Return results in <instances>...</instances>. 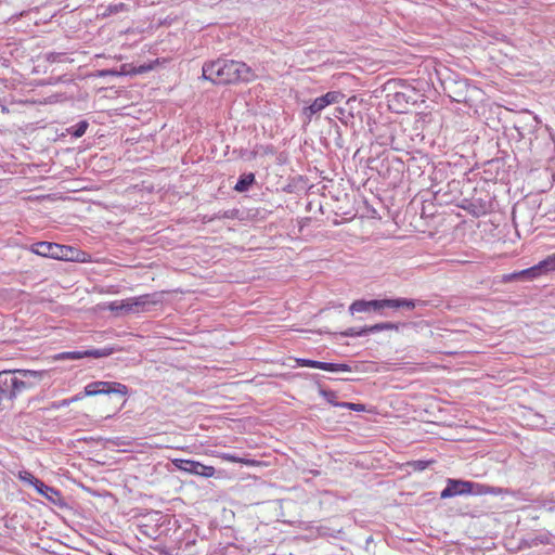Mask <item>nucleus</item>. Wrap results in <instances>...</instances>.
Instances as JSON below:
<instances>
[{"label": "nucleus", "mask_w": 555, "mask_h": 555, "mask_svg": "<svg viewBox=\"0 0 555 555\" xmlns=\"http://www.w3.org/2000/svg\"><path fill=\"white\" fill-rule=\"evenodd\" d=\"M203 78L215 85H228L250 82L257 78V75L244 62L218 59L203 65Z\"/></svg>", "instance_id": "nucleus-1"}, {"label": "nucleus", "mask_w": 555, "mask_h": 555, "mask_svg": "<svg viewBox=\"0 0 555 555\" xmlns=\"http://www.w3.org/2000/svg\"><path fill=\"white\" fill-rule=\"evenodd\" d=\"M44 373L41 371L14 370L0 372V401L14 400L34 388Z\"/></svg>", "instance_id": "nucleus-2"}, {"label": "nucleus", "mask_w": 555, "mask_h": 555, "mask_svg": "<svg viewBox=\"0 0 555 555\" xmlns=\"http://www.w3.org/2000/svg\"><path fill=\"white\" fill-rule=\"evenodd\" d=\"M487 493H496L494 488L489 486L476 483L473 481H466L461 479H448L446 488L441 491L440 498L448 499L453 498L455 495H464V494H487Z\"/></svg>", "instance_id": "nucleus-3"}, {"label": "nucleus", "mask_w": 555, "mask_h": 555, "mask_svg": "<svg viewBox=\"0 0 555 555\" xmlns=\"http://www.w3.org/2000/svg\"><path fill=\"white\" fill-rule=\"evenodd\" d=\"M30 250L39 256L53 259H68V247L51 242H37L31 245Z\"/></svg>", "instance_id": "nucleus-4"}, {"label": "nucleus", "mask_w": 555, "mask_h": 555, "mask_svg": "<svg viewBox=\"0 0 555 555\" xmlns=\"http://www.w3.org/2000/svg\"><path fill=\"white\" fill-rule=\"evenodd\" d=\"M172 464L182 472L202 476V477H212L216 473L214 466H207L199 462L192 460H183V459H175L172 460Z\"/></svg>", "instance_id": "nucleus-5"}, {"label": "nucleus", "mask_w": 555, "mask_h": 555, "mask_svg": "<svg viewBox=\"0 0 555 555\" xmlns=\"http://www.w3.org/2000/svg\"><path fill=\"white\" fill-rule=\"evenodd\" d=\"M387 309L386 307V298L384 299H372V300H365V299H359L354 300L349 306V312L351 315L356 313H370V312H376L380 315H386L384 310Z\"/></svg>", "instance_id": "nucleus-6"}, {"label": "nucleus", "mask_w": 555, "mask_h": 555, "mask_svg": "<svg viewBox=\"0 0 555 555\" xmlns=\"http://www.w3.org/2000/svg\"><path fill=\"white\" fill-rule=\"evenodd\" d=\"M114 349L105 347L101 349H87L82 351H66L55 356L56 360H79L82 358H104L113 353Z\"/></svg>", "instance_id": "nucleus-7"}, {"label": "nucleus", "mask_w": 555, "mask_h": 555, "mask_svg": "<svg viewBox=\"0 0 555 555\" xmlns=\"http://www.w3.org/2000/svg\"><path fill=\"white\" fill-rule=\"evenodd\" d=\"M27 475H28V478H26V479L29 480V482L31 485H34L36 490L41 495H43L50 502H52L54 504L61 505V502H62L63 498H62L61 492L57 489L46 485L43 481H41L40 479L34 477L31 474L27 473Z\"/></svg>", "instance_id": "nucleus-8"}, {"label": "nucleus", "mask_w": 555, "mask_h": 555, "mask_svg": "<svg viewBox=\"0 0 555 555\" xmlns=\"http://www.w3.org/2000/svg\"><path fill=\"white\" fill-rule=\"evenodd\" d=\"M296 362L298 366L320 369L328 372H351V367L345 363H330L301 358L296 359Z\"/></svg>", "instance_id": "nucleus-9"}, {"label": "nucleus", "mask_w": 555, "mask_h": 555, "mask_svg": "<svg viewBox=\"0 0 555 555\" xmlns=\"http://www.w3.org/2000/svg\"><path fill=\"white\" fill-rule=\"evenodd\" d=\"M427 301L421 299H408V298H386L387 309H408L412 310L416 307H426Z\"/></svg>", "instance_id": "nucleus-10"}, {"label": "nucleus", "mask_w": 555, "mask_h": 555, "mask_svg": "<svg viewBox=\"0 0 555 555\" xmlns=\"http://www.w3.org/2000/svg\"><path fill=\"white\" fill-rule=\"evenodd\" d=\"M132 300L133 302H131V305L135 308L133 313L144 312L147 310V306L160 302V298L157 294H145L139 297H132Z\"/></svg>", "instance_id": "nucleus-11"}, {"label": "nucleus", "mask_w": 555, "mask_h": 555, "mask_svg": "<svg viewBox=\"0 0 555 555\" xmlns=\"http://www.w3.org/2000/svg\"><path fill=\"white\" fill-rule=\"evenodd\" d=\"M389 107L397 113H404L410 104V96L404 92H395L388 95Z\"/></svg>", "instance_id": "nucleus-12"}, {"label": "nucleus", "mask_w": 555, "mask_h": 555, "mask_svg": "<svg viewBox=\"0 0 555 555\" xmlns=\"http://www.w3.org/2000/svg\"><path fill=\"white\" fill-rule=\"evenodd\" d=\"M324 108L325 106L322 102V99L319 96L310 105L302 108V116L307 122H310L312 117L317 114H320Z\"/></svg>", "instance_id": "nucleus-13"}, {"label": "nucleus", "mask_w": 555, "mask_h": 555, "mask_svg": "<svg viewBox=\"0 0 555 555\" xmlns=\"http://www.w3.org/2000/svg\"><path fill=\"white\" fill-rule=\"evenodd\" d=\"M106 387H102L101 395H119L127 396L128 387L118 382H105Z\"/></svg>", "instance_id": "nucleus-14"}, {"label": "nucleus", "mask_w": 555, "mask_h": 555, "mask_svg": "<svg viewBox=\"0 0 555 555\" xmlns=\"http://www.w3.org/2000/svg\"><path fill=\"white\" fill-rule=\"evenodd\" d=\"M543 272L541 271V269L539 268L538 264L531 267V268H528V269H525V270H521L519 272H515L513 274H511L506 280L507 281H511L513 279H526V280H533L540 275H542Z\"/></svg>", "instance_id": "nucleus-15"}, {"label": "nucleus", "mask_w": 555, "mask_h": 555, "mask_svg": "<svg viewBox=\"0 0 555 555\" xmlns=\"http://www.w3.org/2000/svg\"><path fill=\"white\" fill-rule=\"evenodd\" d=\"M255 183V175L253 172L249 173H243L240 176L234 190L236 192H246L249 190V188Z\"/></svg>", "instance_id": "nucleus-16"}, {"label": "nucleus", "mask_w": 555, "mask_h": 555, "mask_svg": "<svg viewBox=\"0 0 555 555\" xmlns=\"http://www.w3.org/2000/svg\"><path fill=\"white\" fill-rule=\"evenodd\" d=\"M400 324L392 322L377 323L371 326H366L367 334L377 333L382 331H399Z\"/></svg>", "instance_id": "nucleus-17"}, {"label": "nucleus", "mask_w": 555, "mask_h": 555, "mask_svg": "<svg viewBox=\"0 0 555 555\" xmlns=\"http://www.w3.org/2000/svg\"><path fill=\"white\" fill-rule=\"evenodd\" d=\"M128 11H129V7L124 2L111 3L104 9V11L102 12V16L107 17L111 15H116L118 13L128 12Z\"/></svg>", "instance_id": "nucleus-18"}, {"label": "nucleus", "mask_w": 555, "mask_h": 555, "mask_svg": "<svg viewBox=\"0 0 555 555\" xmlns=\"http://www.w3.org/2000/svg\"><path fill=\"white\" fill-rule=\"evenodd\" d=\"M324 106L339 103L344 99V94L339 91H328L327 93L320 96Z\"/></svg>", "instance_id": "nucleus-19"}, {"label": "nucleus", "mask_w": 555, "mask_h": 555, "mask_svg": "<svg viewBox=\"0 0 555 555\" xmlns=\"http://www.w3.org/2000/svg\"><path fill=\"white\" fill-rule=\"evenodd\" d=\"M131 302H133L132 298H128L126 300H122L120 304H118L117 301L115 302H112L111 304V310L112 311H124L125 313H133V310H135V308H133V305H131Z\"/></svg>", "instance_id": "nucleus-20"}, {"label": "nucleus", "mask_w": 555, "mask_h": 555, "mask_svg": "<svg viewBox=\"0 0 555 555\" xmlns=\"http://www.w3.org/2000/svg\"><path fill=\"white\" fill-rule=\"evenodd\" d=\"M102 387H106L105 382H102V380L92 382L85 387L83 395L86 397H93V396L101 395Z\"/></svg>", "instance_id": "nucleus-21"}, {"label": "nucleus", "mask_w": 555, "mask_h": 555, "mask_svg": "<svg viewBox=\"0 0 555 555\" xmlns=\"http://www.w3.org/2000/svg\"><path fill=\"white\" fill-rule=\"evenodd\" d=\"M88 127H89V122L87 120H81L78 124H76L75 126L68 128L67 132L70 133L75 138H80L86 133Z\"/></svg>", "instance_id": "nucleus-22"}, {"label": "nucleus", "mask_w": 555, "mask_h": 555, "mask_svg": "<svg viewBox=\"0 0 555 555\" xmlns=\"http://www.w3.org/2000/svg\"><path fill=\"white\" fill-rule=\"evenodd\" d=\"M541 271L544 273L551 272L555 270V253L553 255L547 256L545 259L541 260L538 263Z\"/></svg>", "instance_id": "nucleus-23"}, {"label": "nucleus", "mask_w": 555, "mask_h": 555, "mask_svg": "<svg viewBox=\"0 0 555 555\" xmlns=\"http://www.w3.org/2000/svg\"><path fill=\"white\" fill-rule=\"evenodd\" d=\"M344 337H361L367 335L366 326L357 330L356 327H349L340 333Z\"/></svg>", "instance_id": "nucleus-24"}, {"label": "nucleus", "mask_w": 555, "mask_h": 555, "mask_svg": "<svg viewBox=\"0 0 555 555\" xmlns=\"http://www.w3.org/2000/svg\"><path fill=\"white\" fill-rule=\"evenodd\" d=\"M319 393L332 405L337 406L340 402L336 401V392L333 390H327L320 388Z\"/></svg>", "instance_id": "nucleus-25"}, {"label": "nucleus", "mask_w": 555, "mask_h": 555, "mask_svg": "<svg viewBox=\"0 0 555 555\" xmlns=\"http://www.w3.org/2000/svg\"><path fill=\"white\" fill-rule=\"evenodd\" d=\"M337 406L346 408V409H349V410H352V411H357V412L365 411V406L363 404H360V403L340 402L339 404H337Z\"/></svg>", "instance_id": "nucleus-26"}, {"label": "nucleus", "mask_w": 555, "mask_h": 555, "mask_svg": "<svg viewBox=\"0 0 555 555\" xmlns=\"http://www.w3.org/2000/svg\"><path fill=\"white\" fill-rule=\"evenodd\" d=\"M430 462L428 461H413L411 463H409V465L414 469V470H418V472H422L424 469H426L428 467Z\"/></svg>", "instance_id": "nucleus-27"}, {"label": "nucleus", "mask_w": 555, "mask_h": 555, "mask_svg": "<svg viewBox=\"0 0 555 555\" xmlns=\"http://www.w3.org/2000/svg\"><path fill=\"white\" fill-rule=\"evenodd\" d=\"M118 75H120V73L115 70V69H102V70L99 72V76H101V77L118 76Z\"/></svg>", "instance_id": "nucleus-28"}, {"label": "nucleus", "mask_w": 555, "mask_h": 555, "mask_svg": "<svg viewBox=\"0 0 555 555\" xmlns=\"http://www.w3.org/2000/svg\"><path fill=\"white\" fill-rule=\"evenodd\" d=\"M9 112H10V111H9V108H8L5 105L0 104V113H2V114H7V113H9Z\"/></svg>", "instance_id": "nucleus-29"}, {"label": "nucleus", "mask_w": 555, "mask_h": 555, "mask_svg": "<svg viewBox=\"0 0 555 555\" xmlns=\"http://www.w3.org/2000/svg\"><path fill=\"white\" fill-rule=\"evenodd\" d=\"M85 395H76L75 397L70 398V401L75 402V401H78L80 400Z\"/></svg>", "instance_id": "nucleus-30"}, {"label": "nucleus", "mask_w": 555, "mask_h": 555, "mask_svg": "<svg viewBox=\"0 0 555 555\" xmlns=\"http://www.w3.org/2000/svg\"><path fill=\"white\" fill-rule=\"evenodd\" d=\"M225 459H228V460H230V461H232V462H237V459H236V457H234V456H227Z\"/></svg>", "instance_id": "nucleus-31"}, {"label": "nucleus", "mask_w": 555, "mask_h": 555, "mask_svg": "<svg viewBox=\"0 0 555 555\" xmlns=\"http://www.w3.org/2000/svg\"><path fill=\"white\" fill-rule=\"evenodd\" d=\"M453 99H454V101H456V102L465 101V99H464V98H463V99H462V98H453Z\"/></svg>", "instance_id": "nucleus-32"}, {"label": "nucleus", "mask_w": 555, "mask_h": 555, "mask_svg": "<svg viewBox=\"0 0 555 555\" xmlns=\"http://www.w3.org/2000/svg\"><path fill=\"white\" fill-rule=\"evenodd\" d=\"M70 402H72V401H70V399H68V400H64V401H63V405H67V404H69Z\"/></svg>", "instance_id": "nucleus-33"}]
</instances>
